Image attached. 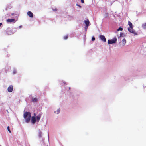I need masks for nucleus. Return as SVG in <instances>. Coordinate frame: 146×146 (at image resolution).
Listing matches in <instances>:
<instances>
[{
	"label": "nucleus",
	"mask_w": 146,
	"mask_h": 146,
	"mask_svg": "<svg viewBox=\"0 0 146 146\" xmlns=\"http://www.w3.org/2000/svg\"><path fill=\"white\" fill-rule=\"evenodd\" d=\"M84 23L86 25V27H87V28H88L90 23L89 20H87L85 21Z\"/></svg>",
	"instance_id": "nucleus-9"
},
{
	"label": "nucleus",
	"mask_w": 146,
	"mask_h": 146,
	"mask_svg": "<svg viewBox=\"0 0 146 146\" xmlns=\"http://www.w3.org/2000/svg\"><path fill=\"white\" fill-rule=\"evenodd\" d=\"M85 29H87V27H86V26L85 27Z\"/></svg>",
	"instance_id": "nucleus-25"
},
{
	"label": "nucleus",
	"mask_w": 146,
	"mask_h": 146,
	"mask_svg": "<svg viewBox=\"0 0 146 146\" xmlns=\"http://www.w3.org/2000/svg\"><path fill=\"white\" fill-rule=\"evenodd\" d=\"M7 130H8V131L10 133H11V131L10 130L9 126H8L7 127Z\"/></svg>",
	"instance_id": "nucleus-19"
},
{
	"label": "nucleus",
	"mask_w": 146,
	"mask_h": 146,
	"mask_svg": "<svg viewBox=\"0 0 146 146\" xmlns=\"http://www.w3.org/2000/svg\"><path fill=\"white\" fill-rule=\"evenodd\" d=\"M32 101L33 102H37V99L36 98H32Z\"/></svg>",
	"instance_id": "nucleus-13"
},
{
	"label": "nucleus",
	"mask_w": 146,
	"mask_h": 146,
	"mask_svg": "<svg viewBox=\"0 0 146 146\" xmlns=\"http://www.w3.org/2000/svg\"><path fill=\"white\" fill-rule=\"evenodd\" d=\"M123 30V28L121 27H119L117 30V31H122Z\"/></svg>",
	"instance_id": "nucleus-17"
},
{
	"label": "nucleus",
	"mask_w": 146,
	"mask_h": 146,
	"mask_svg": "<svg viewBox=\"0 0 146 146\" xmlns=\"http://www.w3.org/2000/svg\"><path fill=\"white\" fill-rule=\"evenodd\" d=\"M6 32L8 35H11L12 33L11 29L10 28L7 29L6 31Z\"/></svg>",
	"instance_id": "nucleus-6"
},
{
	"label": "nucleus",
	"mask_w": 146,
	"mask_h": 146,
	"mask_svg": "<svg viewBox=\"0 0 146 146\" xmlns=\"http://www.w3.org/2000/svg\"><path fill=\"white\" fill-rule=\"evenodd\" d=\"M36 114L35 113H34V116L33 117H36Z\"/></svg>",
	"instance_id": "nucleus-24"
},
{
	"label": "nucleus",
	"mask_w": 146,
	"mask_h": 146,
	"mask_svg": "<svg viewBox=\"0 0 146 146\" xmlns=\"http://www.w3.org/2000/svg\"><path fill=\"white\" fill-rule=\"evenodd\" d=\"M117 38H114L113 39L111 40H108V43L109 44H111L115 43L117 41Z\"/></svg>",
	"instance_id": "nucleus-3"
},
{
	"label": "nucleus",
	"mask_w": 146,
	"mask_h": 146,
	"mask_svg": "<svg viewBox=\"0 0 146 146\" xmlns=\"http://www.w3.org/2000/svg\"><path fill=\"white\" fill-rule=\"evenodd\" d=\"M27 14L31 18L33 17V14L30 11L28 12L27 13Z\"/></svg>",
	"instance_id": "nucleus-7"
},
{
	"label": "nucleus",
	"mask_w": 146,
	"mask_h": 146,
	"mask_svg": "<svg viewBox=\"0 0 146 146\" xmlns=\"http://www.w3.org/2000/svg\"><path fill=\"white\" fill-rule=\"evenodd\" d=\"M68 35H66L64 36V38L65 40L67 39L68 38Z\"/></svg>",
	"instance_id": "nucleus-16"
},
{
	"label": "nucleus",
	"mask_w": 146,
	"mask_h": 146,
	"mask_svg": "<svg viewBox=\"0 0 146 146\" xmlns=\"http://www.w3.org/2000/svg\"><path fill=\"white\" fill-rule=\"evenodd\" d=\"M126 43V40L125 38H124L122 40V44L123 46H124Z\"/></svg>",
	"instance_id": "nucleus-12"
},
{
	"label": "nucleus",
	"mask_w": 146,
	"mask_h": 146,
	"mask_svg": "<svg viewBox=\"0 0 146 146\" xmlns=\"http://www.w3.org/2000/svg\"><path fill=\"white\" fill-rule=\"evenodd\" d=\"M69 90H70V87H69Z\"/></svg>",
	"instance_id": "nucleus-26"
},
{
	"label": "nucleus",
	"mask_w": 146,
	"mask_h": 146,
	"mask_svg": "<svg viewBox=\"0 0 146 146\" xmlns=\"http://www.w3.org/2000/svg\"><path fill=\"white\" fill-rule=\"evenodd\" d=\"M128 25L130 27H129L128 28V31L130 33H133L135 35H137V33L134 31L132 23L129 21H128Z\"/></svg>",
	"instance_id": "nucleus-2"
},
{
	"label": "nucleus",
	"mask_w": 146,
	"mask_h": 146,
	"mask_svg": "<svg viewBox=\"0 0 146 146\" xmlns=\"http://www.w3.org/2000/svg\"><path fill=\"white\" fill-rule=\"evenodd\" d=\"M14 21L15 19H9L7 20V21L8 22H13Z\"/></svg>",
	"instance_id": "nucleus-11"
},
{
	"label": "nucleus",
	"mask_w": 146,
	"mask_h": 146,
	"mask_svg": "<svg viewBox=\"0 0 146 146\" xmlns=\"http://www.w3.org/2000/svg\"><path fill=\"white\" fill-rule=\"evenodd\" d=\"M92 41H94L95 40V38L94 37H93L92 38Z\"/></svg>",
	"instance_id": "nucleus-22"
},
{
	"label": "nucleus",
	"mask_w": 146,
	"mask_h": 146,
	"mask_svg": "<svg viewBox=\"0 0 146 146\" xmlns=\"http://www.w3.org/2000/svg\"><path fill=\"white\" fill-rule=\"evenodd\" d=\"M13 87L12 85L9 86L7 89L8 91L9 92H11L12 91Z\"/></svg>",
	"instance_id": "nucleus-5"
},
{
	"label": "nucleus",
	"mask_w": 146,
	"mask_h": 146,
	"mask_svg": "<svg viewBox=\"0 0 146 146\" xmlns=\"http://www.w3.org/2000/svg\"><path fill=\"white\" fill-rule=\"evenodd\" d=\"M41 115L40 114H39L36 117V121H37V122H39V121L40 120V119L41 118Z\"/></svg>",
	"instance_id": "nucleus-10"
},
{
	"label": "nucleus",
	"mask_w": 146,
	"mask_h": 146,
	"mask_svg": "<svg viewBox=\"0 0 146 146\" xmlns=\"http://www.w3.org/2000/svg\"><path fill=\"white\" fill-rule=\"evenodd\" d=\"M53 10L54 11H56L57 10V9L56 8H55L54 9H53Z\"/></svg>",
	"instance_id": "nucleus-21"
},
{
	"label": "nucleus",
	"mask_w": 146,
	"mask_h": 146,
	"mask_svg": "<svg viewBox=\"0 0 146 146\" xmlns=\"http://www.w3.org/2000/svg\"><path fill=\"white\" fill-rule=\"evenodd\" d=\"M60 109H58V110H57L56 111H57V114H58L60 112Z\"/></svg>",
	"instance_id": "nucleus-18"
},
{
	"label": "nucleus",
	"mask_w": 146,
	"mask_h": 146,
	"mask_svg": "<svg viewBox=\"0 0 146 146\" xmlns=\"http://www.w3.org/2000/svg\"><path fill=\"white\" fill-rule=\"evenodd\" d=\"M76 5L77 6H78L80 8H81V7H82L79 4H76Z\"/></svg>",
	"instance_id": "nucleus-20"
},
{
	"label": "nucleus",
	"mask_w": 146,
	"mask_h": 146,
	"mask_svg": "<svg viewBox=\"0 0 146 146\" xmlns=\"http://www.w3.org/2000/svg\"><path fill=\"white\" fill-rule=\"evenodd\" d=\"M41 134H42L41 132V131H39V135H38L39 137H42Z\"/></svg>",
	"instance_id": "nucleus-15"
},
{
	"label": "nucleus",
	"mask_w": 146,
	"mask_h": 146,
	"mask_svg": "<svg viewBox=\"0 0 146 146\" xmlns=\"http://www.w3.org/2000/svg\"><path fill=\"white\" fill-rule=\"evenodd\" d=\"M81 2L82 3H84V0H81Z\"/></svg>",
	"instance_id": "nucleus-23"
},
{
	"label": "nucleus",
	"mask_w": 146,
	"mask_h": 146,
	"mask_svg": "<svg viewBox=\"0 0 146 146\" xmlns=\"http://www.w3.org/2000/svg\"><path fill=\"white\" fill-rule=\"evenodd\" d=\"M24 117L27 123H29L30 121L31 117V114L30 112H26L24 114Z\"/></svg>",
	"instance_id": "nucleus-1"
},
{
	"label": "nucleus",
	"mask_w": 146,
	"mask_h": 146,
	"mask_svg": "<svg viewBox=\"0 0 146 146\" xmlns=\"http://www.w3.org/2000/svg\"><path fill=\"white\" fill-rule=\"evenodd\" d=\"M100 38L101 39V40L104 42H106V39L105 37L102 35H101L100 36Z\"/></svg>",
	"instance_id": "nucleus-4"
},
{
	"label": "nucleus",
	"mask_w": 146,
	"mask_h": 146,
	"mask_svg": "<svg viewBox=\"0 0 146 146\" xmlns=\"http://www.w3.org/2000/svg\"><path fill=\"white\" fill-rule=\"evenodd\" d=\"M31 121L33 124L35 123L36 121V118L34 117H32Z\"/></svg>",
	"instance_id": "nucleus-8"
},
{
	"label": "nucleus",
	"mask_w": 146,
	"mask_h": 146,
	"mask_svg": "<svg viewBox=\"0 0 146 146\" xmlns=\"http://www.w3.org/2000/svg\"><path fill=\"white\" fill-rule=\"evenodd\" d=\"M54 113H56V111H54Z\"/></svg>",
	"instance_id": "nucleus-27"
},
{
	"label": "nucleus",
	"mask_w": 146,
	"mask_h": 146,
	"mask_svg": "<svg viewBox=\"0 0 146 146\" xmlns=\"http://www.w3.org/2000/svg\"><path fill=\"white\" fill-rule=\"evenodd\" d=\"M142 27L144 29H146V23L142 25Z\"/></svg>",
	"instance_id": "nucleus-14"
}]
</instances>
